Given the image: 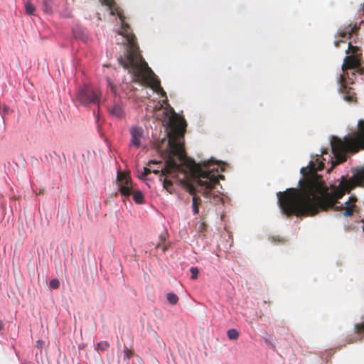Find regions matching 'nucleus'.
<instances>
[{
	"mask_svg": "<svg viewBox=\"0 0 364 364\" xmlns=\"http://www.w3.org/2000/svg\"><path fill=\"white\" fill-rule=\"evenodd\" d=\"M173 149V151L168 154L169 160L161 176H165L164 188L172 193L174 183L183 185L193 196V212L198 214L201 200L196 193H200L205 198H218L215 189L219 185V178H224V176L219 173L217 164L211 161L196 164L186 156L179 144Z\"/></svg>",
	"mask_w": 364,
	"mask_h": 364,
	"instance_id": "obj_2",
	"label": "nucleus"
},
{
	"mask_svg": "<svg viewBox=\"0 0 364 364\" xmlns=\"http://www.w3.org/2000/svg\"><path fill=\"white\" fill-rule=\"evenodd\" d=\"M130 146L139 148L141 146V139L144 135V130L141 127H134L130 129Z\"/></svg>",
	"mask_w": 364,
	"mask_h": 364,
	"instance_id": "obj_9",
	"label": "nucleus"
},
{
	"mask_svg": "<svg viewBox=\"0 0 364 364\" xmlns=\"http://www.w3.org/2000/svg\"><path fill=\"white\" fill-rule=\"evenodd\" d=\"M346 341L348 343L350 344V343H353L354 342H356L357 339L355 338H354L353 336H349L346 338Z\"/></svg>",
	"mask_w": 364,
	"mask_h": 364,
	"instance_id": "obj_24",
	"label": "nucleus"
},
{
	"mask_svg": "<svg viewBox=\"0 0 364 364\" xmlns=\"http://www.w3.org/2000/svg\"><path fill=\"white\" fill-rule=\"evenodd\" d=\"M117 180L121 194L124 196H130L132 189V184L130 177L125 173L118 172Z\"/></svg>",
	"mask_w": 364,
	"mask_h": 364,
	"instance_id": "obj_8",
	"label": "nucleus"
},
{
	"mask_svg": "<svg viewBox=\"0 0 364 364\" xmlns=\"http://www.w3.org/2000/svg\"><path fill=\"white\" fill-rule=\"evenodd\" d=\"M133 200L136 203H142L144 200L143 193L139 191H134L132 193Z\"/></svg>",
	"mask_w": 364,
	"mask_h": 364,
	"instance_id": "obj_12",
	"label": "nucleus"
},
{
	"mask_svg": "<svg viewBox=\"0 0 364 364\" xmlns=\"http://www.w3.org/2000/svg\"><path fill=\"white\" fill-rule=\"evenodd\" d=\"M327 153H328V151L326 150L322 151V154H327Z\"/></svg>",
	"mask_w": 364,
	"mask_h": 364,
	"instance_id": "obj_28",
	"label": "nucleus"
},
{
	"mask_svg": "<svg viewBox=\"0 0 364 364\" xmlns=\"http://www.w3.org/2000/svg\"><path fill=\"white\" fill-rule=\"evenodd\" d=\"M100 93L97 89L91 86L84 85L80 87L76 94V100L82 105L90 104L98 105Z\"/></svg>",
	"mask_w": 364,
	"mask_h": 364,
	"instance_id": "obj_6",
	"label": "nucleus"
},
{
	"mask_svg": "<svg viewBox=\"0 0 364 364\" xmlns=\"http://www.w3.org/2000/svg\"><path fill=\"white\" fill-rule=\"evenodd\" d=\"M4 324L1 320H0V331L4 328Z\"/></svg>",
	"mask_w": 364,
	"mask_h": 364,
	"instance_id": "obj_27",
	"label": "nucleus"
},
{
	"mask_svg": "<svg viewBox=\"0 0 364 364\" xmlns=\"http://www.w3.org/2000/svg\"><path fill=\"white\" fill-rule=\"evenodd\" d=\"M134 353L131 349H129L127 346H124V360L127 361L131 357H132Z\"/></svg>",
	"mask_w": 364,
	"mask_h": 364,
	"instance_id": "obj_18",
	"label": "nucleus"
},
{
	"mask_svg": "<svg viewBox=\"0 0 364 364\" xmlns=\"http://www.w3.org/2000/svg\"><path fill=\"white\" fill-rule=\"evenodd\" d=\"M107 82H108V85H109V87H110V89H111L112 92L114 95H116V94H117V92H116V87H115V86L112 84V82L110 81V80H109V79H108V80H107Z\"/></svg>",
	"mask_w": 364,
	"mask_h": 364,
	"instance_id": "obj_25",
	"label": "nucleus"
},
{
	"mask_svg": "<svg viewBox=\"0 0 364 364\" xmlns=\"http://www.w3.org/2000/svg\"><path fill=\"white\" fill-rule=\"evenodd\" d=\"M166 299L168 303L171 305H176L178 301V296L173 293H168L166 295Z\"/></svg>",
	"mask_w": 364,
	"mask_h": 364,
	"instance_id": "obj_13",
	"label": "nucleus"
},
{
	"mask_svg": "<svg viewBox=\"0 0 364 364\" xmlns=\"http://www.w3.org/2000/svg\"><path fill=\"white\" fill-rule=\"evenodd\" d=\"M26 13L28 15H33L36 11V7L29 1L25 4Z\"/></svg>",
	"mask_w": 364,
	"mask_h": 364,
	"instance_id": "obj_15",
	"label": "nucleus"
},
{
	"mask_svg": "<svg viewBox=\"0 0 364 364\" xmlns=\"http://www.w3.org/2000/svg\"><path fill=\"white\" fill-rule=\"evenodd\" d=\"M359 47L353 46L350 42L348 43V49L346 50V53H350L352 54L351 55H358L360 57L362 54L361 53H359Z\"/></svg>",
	"mask_w": 364,
	"mask_h": 364,
	"instance_id": "obj_11",
	"label": "nucleus"
},
{
	"mask_svg": "<svg viewBox=\"0 0 364 364\" xmlns=\"http://www.w3.org/2000/svg\"><path fill=\"white\" fill-rule=\"evenodd\" d=\"M109 344L107 341H101L97 344L96 348L101 351H105L108 349Z\"/></svg>",
	"mask_w": 364,
	"mask_h": 364,
	"instance_id": "obj_17",
	"label": "nucleus"
},
{
	"mask_svg": "<svg viewBox=\"0 0 364 364\" xmlns=\"http://www.w3.org/2000/svg\"><path fill=\"white\" fill-rule=\"evenodd\" d=\"M332 153L336 159L333 165L339 164L346 160L347 153H357L364 149V121L358 122V131L350 136H346L343 140L333 136L331 141ZM324 168V163L321 161L318 166L311 161L309 169H301L305 177L299 190L290 188L284 192L277 193L278 204L283 214L287 217L296 215L314 216L320 211L345 210L343 216L349 217L353 214L355 196H350L344 204L339 200L346 192H349L358 186H364V168L358 171L351 178L342 176L338 186H333L329 191L321 176L316 172Z\"/></svg>",
	"mask_w": 364,
	"mask_h": 364,
	"instance_id": "obj_1",
	"label": "nucleus"
},
{
	"mask_svg": "<svg viewBox=\"0 0 364 364\" xmlns=\"http://www.w3.org/2000/svg\"><path fill=\"white\" fill-rule=\"evenodd\" d=\"M143 173H141L142 177L146 176L148 174H149L151 172V168L148 167H144L143 168Z\"/></svg>",
	"mask_w": 364,
	"mask_h": 364,
	"instance_id": "obj_23",
	"label": "nucleus"
},
{
	"mask_svg": "<svg viewBox=\"0 0 364 364\" xmlns=\"http://www.w3.org/2000/svg\"><path fill=\"white\" fill-rule=\"evenodd\" d=\"M117 15L122 21L121 30L118 34L124 37L123 43L127 45L125 56L118 58L119 64L129 73L133 74L136 80L148 85L156 93L166 96L160 81L141 55L136 36L129 24L124 22V16L121 13Z\"/></svg>",
	"mask_w": 364,
	"mask_h": 364,
	"instance_id": "obj_3",
	"label": "nucleus"
},
{
	"mask_svg": "<svg viewBox=\"0 0 364 364\" xmlns=\"http://www.w3.org/2000/svg\"><path fill=\"white\" fill-rule=\"evenodd\" d=\"M109 114L113 117L122 118L124 116V109L122 105L114 104L109 110Z\"/></svg>",
	"mask_w": 364,
	"mask_h": 364,
	"instance_id": "obj_10",
	"label": "nucleus"
},
{
	"mask_svg": "<svg viewBox=\"0 0 364 364\" xmlns=\"http://www.w3.org/2000/svg\"><path fill=\"white\" fill-rule=\"evenodd\" d=\"M191 272V278L192 279H197L198 277V269L196 267H192L190 269Z\"/></svg>",
	"mask_w": 364,
	"mask_h": 364,
	"instance_id": "obj_22",
	"label": "nucleus"
},
{
	"mask_svg": "<svg viewBox=\"0 0 364 364\" xmlns=\"http://www.w3.org/2000/svg\"><path fill=\"white\" fill-rule=\"evenodd\" d=\"M360 29V26L357 23L352 24L350 23L346 26H341L338 30V33L336 35V38H341V40H336L334 41V45L336 47H339L341 43H346V40L350 39L353 34H356Z\"/></svg>",
	"mask_w": 364,
	"mask_h": 364,
	"instance_id": "obj_7",
	"label": "nucleus"
},
{
	"mask_svg": "<svg viewBox=\"0 0 364 364\" xmlns=\"http://www.w3.org/2000/svg\"><path fill=\"white\" fill-rule=\"evenodd\" d=\"M228 337L230 340H237L239 337V332L235 329H229L227 332Z\"/></svg>",
	"mask_w": 364,
	"mask_h": 364,
	"instance_id": "obj_14",
	"label": "nucleus"
},
{
	"mask_svg": "<svg viewBox=\"0 0 364 364\" xmlns=\"http://www.w3.org/2000/svg\"><path fill=\"white\" fill-rule=\"evenodd\" d=\"M168 128L169 130L167 133V141L165 139H164L156 148L157 151L166 160L165 164L161 168V169L159 170V168H156V167L152 168L151 165L161 164V162L156 161H150L149 163V166L151 168V171L153 173L158 174L161 172L159 175V179L163 184V179L165 176L163 177H161V176L163 174V171L166 169L167 162L169 160L168 154L173 151V149L172 148H173V146H176V145L179 144L180 146H181V149L183 151L185 156H187L184 148V135L186 128V122L185 119L174 113L169 119Z\"/></svg>",
	"mask_w": 364,
	"mask_h": 364,
	"instance_id": "obj_4",
	"label": "nucleus"
},
{
	"mask_svg": "<svg viewBox=\"0 0 364 364\" xmlns=\"http://www.w3.org/2000/svg\"><path fill=\"white\" fill-rule=\"evenodd\" d=\"M355 332L357 334L364 335V323H357L355 325Z\"/></svg>",
	"mask_w": 364,
	"mask_h": 364,
	"instance_id": "obj_19",
	"label": "nucleus"
},
{
	"mask_svg": "<svg viewBox=\"0 0 364 364\" xmlns=\"http://www.w3.org/2000/svg\"><path fill=\"white\" fill-rule=\"evenodd\" d=\"M43 344H44V342H43V341H41V340H38V341H37V343H36V347H37L38 348L41 349V348H43Z\"/></svg>",
	"mask_w": 364,
	"mask_h": 364,
	"instance_id": "obj_26",
	"label": "nucleus"
},
{
	"mask_svg": "<svg viewBox=\"0 0 364 364\" xmlns=\"http://www.w3.org/2000/svg\"><path fill=\"white\" fill-rule=\"evenodd\" d=\"M355 72H356V70H355V71H352L350 73L348 72V75L347 74H345L346 81L344 82V85L346 86H347L346 85L347 82H349V83H351V84L353 83V79H354V77L355 76Z\"/></svg>",
	"mask_w": 364,
	"mask_h": 364,
	"instance_id": "obj_16",
	"label": "nucleus"
},
{
	"mask_svg": "<svg viewBox=\"0 0 364 364\" xmlns=\"http://www.w3.org/2000/svg\"><path fill=\"white\" fill-rule=\"evenodd\" d=\"M348 70H356L360 74L364 73V68L361 66L360 57L358 55L346 56L342 65L343 74L339 77L340 91L344 93V100L348 102H353L355 97L350 93V87H348L344 85L346 81L345 74L348 75Z\"/></svg>",
	"mask_w": 364,
	"mask_h": 364,
	"instance_id": "obj_5",
	"label": "nucleus"
},
{
	"mask_svg": "<svg viewBox=\"0 0 364 364\" xmlns=\"http://www.w3.org/2000/svg\"><path fill=\"white\" fill-rule=\"evenodd\" d=\"M102 4H105L109 7V9L112 10V6L114 4V0H102ZM112 14H114L113 11H111Z\"/></svg>",
	"mask_w": 364,
	"mask_h": 364,
	"instance_id": "obj_21",
	"label": "nucleus"
},
{
	"mask_svg": "<svg viewBox=\"0 0 364 364\" xmlns=\"http://www.w3.org/2000/svg\"><path fill=\"white\" fill-rule=\"evenodd\" d=\"M50 287L53 289H57L60 287V282L58 279H53L49 283Z\"/></svg>",
	"mask_w": 364,
	"mask_h": 364,
	"instance_id": "obj_20",
	"label": "nucleus"
}]
</instances>
